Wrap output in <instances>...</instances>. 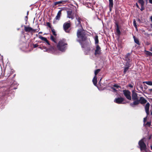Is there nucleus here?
Segmentation results:
<instances>
[{"label": "nucleus", "mask_w": 152, "mask_h": 152, "mask_svg": "<svg viewBox=\"0 0 152 152\" xmlns=\"http://www.w3.org/2000/svg\"><path fill=\"white\" fill-rule=\"evenodd\" d=\"M137 91L134 90L132 91V100L133 101L132 103L130 104V105L134 107V105H137L140 103L141 104H144L147 103V100L143 97H139L138 94L137 93Z\"/></svg>", "instance_id": "nucleus-1"}, {"label": "nucleus", "mask_w": 152, "mask_h": 152, "mask_svg": "<svg viewBox=\"0 0 152 152\" xmlns=\"http://www.w3.org/2000/svg\"><path fill=\"white\" fill-rule=\"evenodd\" d=\"M86 34V31L83 27L80 28L77 31V35L79 39H77V41L80 43L82 48H85L84 44L82 43V42L85 41L87 39Z\"/></svg>", "instance_id": "nucleus-2"}, {"label": "nucleus", "mask_w": 152, "mask_h": 152, "mask_svg": "<svg viewBox=\"0 0 152 152\" xmlns=\"http://www.w3.org/2000/svg\"><path fill=\"white\" fill-rule=\"evenodd\" d=\"M67 45V43L65 42V40L63 39L59 41L57 45V47L58 50L63 51L65 50L66 45Z\"/></svg>", "instance_id": "nucleus-3"}, {"label": "nucleus", "mask_w": 152, "mask_h": 152, "mask_svg": "<svg viewBox=\"0 0 152 152\" xmlns=\"http://www.w3.org/2000/svg\"><path fill=\"white\" fill-rule=\"evenodd\" d=\"M39 38L42 40L44 42V43H46L47 45H50V48H49V49L51 51H53L55 50V47L54 46H52L50 45L49 41L48 40L47 38L43 37L41 35H39Z\"/></svg>", "instance_id": "nucleus-4"}, {"label": "nucleus", "mask_w": 152, "mask_h": 152, "mask_svg": "<svg viewBox=\"0 0 152 152\" xmlns=\"http://www.w3.org/2000/svg\"><path fill=\"white\" fill-rule=\"evenodd\" d=\"M71 24L70 21L64 23L63 25V28L64 30L67 33H69L70 29H69L71 26Z\"/></svg>", "instance_id": "nucleus-5"}, {"label": "nucleus", "mask_w": 152, "mask_h": 152, "mask_svg": "<svg viewBox=\"0 0 152 152\" xmlns=\"http://www.w3.org/2000/svg\"><path fill=\"white\" fill-rule=\"evenodd\" d=\"M24 30L26 32H29L31 31L33 32H38L40 30V28H39V26L38 25H37V27L38 28V29H34L33 28H32L30 27H27L25 26H24Z\"/></svg>", "instance_id": "nucleus-6"}, {"label": "nucleus", "mask_w": 152, "mask_h": 152, "mask_svg": "<svg viewBox=\"0 0 152 152\" xmlns=\"http://www.w3.org/2000/svg\"><path fill=\"white\" fill-rule=\"evenodd\" d=\"M123 91L124 95L127 99L129 100H132L131 93L128 90H124Z\"/></svg>", "instance_id": "nucleus-7"}, {"label": "nucleus", "mask_w": 152, "mask_h": 152, "mask_svg": "<svg viewBox=\"0 0 152 152\" xmlns=\"http://www.w3.org/2000/svg\"><path fill=\"white\" fill-rule=\"evenodd\" d=\"M138 144L141 151L145 150L146 149V145L142 140H140Z\"/></svg>", "instance_id": "nucleus-8"}, {"label": "nucleus", "mask_w": 152, "mask_h": 152, "mask_svg": "<svg viewBox=\"0 0 152 152\" xmlns=\"http://www.w3.org/2000/svg\"><path fill=\"white\" fill-rule=\"evenodd\" d=\"M101 48L98 44L96 45V49L95 50L94 54L95 56L100 55L101 54Z\"/></svg>", "instance_id": "nucleus-9"}, {"label": "nucleus", "mask_w": 152, "mask_h": 152, "mask_svg": "<svg viewBox=\"0 0 152 152\" xmlns=\"http://www.w3.org/2000/svg\"><path fill=\"white\" fill-rule=\"evenodd\" d=\"M68 1V0H61L54 2L53 3V6L54 7L57 5H58V6H60L61 5H60V4H66Z\"/></svg>", "instance_id": "nucleus-10"}, {"label": "nucleus", "mask_w": 152, "mask_h": 152, "mask_svg": "<svg viewBox=\"0 0 152 152\" xmlns=\"http://www.w3.org/2000/svg\"><path fill=\"white\" fill-rule=\"evenodd\" d=\"M67 17L73 19L74 18V13H72V11L71 10L67 11Z\"/></svg>", "instance_id": "nucleus-11"}, {"label": "nucleus", "mask_w": 152, "mask_h": 152, "mask_svg": "<svg viewBox=\"0 0 152 152\" xmlns=\"http://www.w3.org/2000/svg\"><path fill=\"white\" fill-rule=\"evenodd\" d=\"M76 18L78 22L76 23V26L80 28L83 27L81 23V21L82 20L81 18L78 16H76Z\"/></svg>", "instance_id": "nucleus-12"}, {"label": "nucleus", "mask_w": 152, "mask_h": 152, "mask_svg": "<svg viewBox=\"0 0 152 152\" xmlns=\"http://www.w3.org/2000/svg\"><path fill=\"white\" fill-rule=\"evenodd\" d=\"M124 100V99L123 97H118L115 99L114 102L118 104H124L123 102Z\"/></svg>", "instance_id": "nucleus-13"}, {"label": "nucleus", "mask_w": 152, "mask_h": 152, "mask_svg": "<svg viewBox=\"0 0 152 152\" xmlns=\"http://www.w3.org/2000/svg\"><path fill=\"white\" fill-rule=\"evenodd\" d=\"M150 106V103L149 102H148L146 103L145 107V111L147 115H148L149 114V109Z\"/></svg>", "instance_id": "nucleus-14"}, {"label": "nucleus", "mask_w": 152, "mask_h": 152, "mask_svg": "<svg viewBox=\"0 0 152 152\" xmlns=\"http://www.w3.org/2000/svg\"><path fill=\"white\" fill-rule=\"evenodd\" d=\"M138 2L140 4L141 6V8L140 9L141 11H142L145 9L144 5L145 2L143 0H138Z\"/></svg>", "instance_id": "nucleus-15"}, {"label": "nucleus", "mask_w": 152, "mask_h": 152, "mask_svg": "<svg viewBox=\"0 0 152 152\" xmlns=\"http://www.w3.org/2000/svg\"><path fill=\"white\" fill-rule=\"evenodd\" d=\"M116 26V31L118 35H120L121 34V31L119 29V26L118 23L117 22L115 23Z\"/></svg>", "instance_id": "nucleus-16"}, {"label": "nucleus", "mask_w": 152, "mask_h": 152, "mask_svg": "<svg viewBox=\"0 0 152 152\" xmlns=\"http://www.w3.org/2000/svg\"><path fill=\"white\" fill-rule=\"evenodd\" d=\"M62 10H59L58 11V12L57 14V15H56V17L55 18V19H56V20H59L60 19L61 17V11Z\"/></svg>", "instance_id": "nucleus-17"}, {"label": "nucleus", "mask_w": 152, "mask_h": 152, "mask_svg": "<svg viewBox=\"0 0 152 152\" xmlns=\"http://www.w3.org/2000/svg\"><path fill=\"white\" fill-rule=\"evenodd\" d=\"M109 7L110 8V11H111L113 6V0H109Z\"/></svg>", "instance_id": "nucleus-18"}, {"label": "nucleus", "mask_w": 152, "mask_h": 152, "mask_svg": "<svg viewBox=\"0 0 152 152\" xmlns=\"http://www.w3.org/2000/svg\"><path fill=\"white\" fill-rule=\"evenodd\" d=\"M130 54L129 53H127L125 56V60L126 61H130Z\"/></svg>", "instance_id": "nucleus-19"}, {"label": "nucleus", "mask_w": 152, "mask_h": 152, "mask_svg": "<svg viewBox=\"0 0 152 152\" xmlns=\"http://www.w3.org/2000/svg\"><path fill=\"white\" fill-rule=\"evenodd\" d=\"M133 38H134V42L137 45H140V44L139 42L138 38H137L134 36H133Z\"/></svg>", "instance_id": "nucleus-20"}, {"label": "nucleus", "mask_w": 152, "mask_h": 152, "mask_svg": "<svg viewBox=\"0 0 152 152\" xmlns=\"http://www.w3.org/2000/svg\"><path fill=\"white\" fill-rule=\"evenodd\" d=\"M8 72V69L7 68H6L4 70V75H5L6 74H7V76L9 77L10 75L11 74V73H8L7 74Z\"/></svg>", "instance_id": "nucleus-21"}, {"label": "nucleus", "mask_w": 152, "mask_h": 152, "mask_svg": "<svg viewBox=\"0 0 152 152\" xmlns=\"http://www.w3.org/2000/svg\"><path fill=\"white\" fill-rule=\"evenodd\" d=\"M97 77L96 76H95L94 77L92 81L93 84L95 86H96L97 84Z\"/></svg>", "instance_id": "nucleus-22"}, {"label": "nucleus", "mask_w": 152, "mask_h": 152, "mask_svg": "<svg viewBox=\"0 0 152 152\" xmlns=\"http://www.w3.org/2000/svg\"><path fill=\"white\" fill-rule=\"evenodd\" d=\"M94 40L95 42V44L96 45L98 44L99 42V41L98 39V37L97 35H96L94 37Z\"/></svg>", "instance_id": "nucleus-23"}, {"label": "nucleus", "mask_w": 152, "mask_h": 152, "mask_svg": "<svg viewBox=\"0 0 152 152\" xmlns=\"http://www.w3.org/2000/svg\"><path fill=\"white\" fill-rule=\"evenodd\" d=\"M50 39L55 43H56V39L52 35L50 37Z\"/></svg>", "instance_id": "nucleus-24"}, {"label": "nucleus", "mask_w": 152, "mask_h": 152, "mask_svg": "<svg viewBox=\"0 0 152 152\" xmlns=\"http://www.w3.org/2000/svg\"><path fill=\"white\" fill-rule=\"evenodd\" d=\"M130 61H126L125 64V67L129 68L131 66V64L130 63Z\"/></svg>", "instance_id": "nucleus-25"}, {"label": "nucleus", "mask_w": 152, "mask_h": 152, "mask_svg": "<svg viewBox=\"0 0 152 152\" xmlns=\"http://www.w3.org/2000/svg\"><path fill=\"white\" fill-rule=\"evenodd\" d=\"M143 83H145L148 85L152 86V82L151 81H144L143 82Z\"/></svg>", "instance_id": "nucleus-26"}, {"label": "nucleus", "mask_w": 152, "mask_h": 152, "mask_svg": "<svg viewBox=\"0 0 152 152\" xmlns=\"http://www.w3.org/2000/svg\"><path fill=\"white\" fill-rule=\"evenodd\" d=\"M51 31H52V32L53 35H54V36H57V34L56 33V32H55V30L53 28H51Z\"/></svg>", "instance_id": "nucleus-27"}, {"label": "nucleus", "mask_w": 152, "mask_h": 152, "mask_svg": "<svg viewBox=\"0 0 152 152\" xmlns=\"http://www.w3.org/2000/svg\"><path fill=\"white\" fill-rule=\"evenodd\" d=\"M145 54L148 56H152V53L148 51H145Z\"/></svg>", "instance_id": "nucleus-28"}, {"label": "nucleus", "mask_w": 152, "mask_h": 152, "mask_svg": "<svg viewBox=\"0 0 152 152\" xmlns=\"http://www.w3.org/2000/svg\"><path fill=\"white\" fill-rule=\"evenodd\" d=\"M100 71V69H98L95 70L94 72V74L95 75V76H96V75L99 73V72Z\"/></svg>", "instance_id": "nucleus-29"}, {"label": "nucleus", "mask_w": 152, "mask_h": 152, "mask_svg": "<svg viewBox=\"0 0 152 152\" xmlns=\"http://www.w3.org/2000/svg\"><path fill=\"white\" fill-rule=\"evenodd\" d=\"M129 68L128 67H124V74H126V73L127 71L129 69Z\"/></svg>", "instance_id": "nucleus-30"}, {"label": "nucleus", "mask_w": 152, "mask_h": 152, "mask_svg": "<svg viewBox=\"0 0 152 152\" xmlns=\"http://www.w3.org/2000/svg\"><path fill=\"white\" fill-rule=\"evenodd\" d=\"M46 24L47 26L48 27H49L50 28V29L52 28H53V27H52V26L51 25V24L49 22H47Z\"/></svg>", "instance_id": "nucleus-31"}, {"label": "nucleus", "mask_w": 152, "mask_h": 152, "mask_svg": "<svg viewBox=\"0 0 152 152\" xmlns=\"http://www.w3.org/2000/svg\"><path fill=\"white\" fill-rule=\"evenodd\" d=\"M133 24L134 26V27L137 28V25L136 23V21L134 19V20Z\"/></svg>", "instance_id": "nucleus-32"}, {"label": "nucleus", "mask_w": 152, "mask_h": 152, "mask_svg": "<svg viewBox=\"0 0 152 152\" xmlns=\"http://www.w3.org/2000/svg\"><path fill=\"white\" fill-rule=\"evenodd\" d=\"M151 121L150 122H148L147 123L145 124V125L147 126L148 127H150L151 125Z\"/></svg>", "instance_id": "nucleus-33"}, {"label": "nucleus", "mask_w": 152, "mask_h": 152, "mask_svg": "<svg viewBox=\"0 0 152 152\" xmlns=\"http://www.w3.org/2000/svg\"><path fill=\"white\" fill-rule=\"evenodd\" d=\"M113 87L116 88H117L121 87L120 86L118 85L117 84H115L114 85H113Z\"/></svg>", "instance_id": "nucleus-34"}, {"label": "nucleus", "mask_w": 152, "mask_h": 152, "mask_svg": "<svg viewBox=\"0 0 152 152\" xmlns=\"http://www.w3.org/2000/svg\"><path fill=\"white\" fill-rule=\"evenodd\" d=\"M147 116L146 117H145L144 118L143 122H144V123L146 122V121L147 120Z\"/></svg>", "instance_id": "nucleus-35"}, {"label": "nucleus", "mask_w": 152, "mask_h": 152, "mask_svg": "<svg viewBox=\"0 0 152 152\" xmlns=\"http://www.w3.org/2000/svg\"><path fill=\"white\" fill-rule=\"evenodd\" d=\"M38 45L37 44H33V47L36 48L38 46Z\"/></svg>", "instance_id": "nucleus-36"}, {"label": "nucleus", "mask_w": 152, "mask_h": 152, "mask_svg": "<svg viewBox=\"0 0 152 152\" xmlns=\"http://www.w3.org/2000/svg\"><path fill=\"white\" fill-rule=\"evenodd\" d=\"M39 48L42 49H45L46 48V47H39Z\"/></svg>", "instance_id": "nucleus-37"}, {"label": "nucleus", "mask_w": 152, "mask_h": 152, "mask_svg": "<svg viewBox=\"0 0 152 152\" xmlns=\"http://www.w3.org/2000/svg\"><path fill=\"white\" fill-rule=\"evenodd\" d=\"M128 86L129 87L132 88L133 87V86L131 84H129L128 85Z\"/></svg>", "instance_id": "nucleus-38"}, {"label": "nucleus", "mask_w": 152, "mask_h": 152, "mask_svg": "<svg viewBox=\"0 0 152 152\" xmlns=\"http://www.w3.org/2000/svg\"><path fill=\"white\" fill-rule=\"evenodd\" d=\"M136 6L137 7V8H139V9H140V7H139V6L138 5V4H137V3L136 4Z\"/></svg>", "instance_id": "nucleus-39"}, {"label": "nucleus", "mask_w": 152, "mask_h": 152, "mask_svg": "<svg viewBox=\"0 0 152 152\" xmlns=\"http://www.w3.org/2000/svg\"><path fill=\"white\" fill-rule=\"evenodd\" d=\"M113 90V91H115V92H116L117 91V90H116V89H115V88H112Z\"/></svg>", "instance_id": "nucleus-40"}, {"label": "nucleus", "mask_w": 152, "mask_h": 152, "mask_svg": "<svg viewBox=\"0 0 152 152\" xmlns=\"http://www.w3.org/2000/svg\"><path fill=\"white\" fill-rule=\"evenodd\" d=\"M149 90L151 93H152V88L149 89Z\"/></svg>", "instance_id": "nucleus-41"}, {"label": "nucleus", "mask_w": 152, "mask_h": 152, "mask_svg": "<svg viewBox=\"0 0 152 152\" xmlns=\"http://www.w3.org/2000/svg\"><path fill=\"white\" fill-rule=\"evenodd\" d=\"M149 3L152 4V0H149Z\"/></svg>", "instance_id": "nucleus-42"}, {"label": "nucleus", "mask_w": 152, "mask_h": 152, "mask_svg": "<svg viewBox=\"0 0 152 152\" xmlns=\"http://www.w3.org/2000/svg\"><path fill=\"white\" fill-rule=\"evenodd\" d=\"M140 88H141L142 89H143V86H142V85H141L140 86Z\"/></svg>", "instance_id": "nucleus-43"}, {"label": "nucleus", "mask_w": 152, "mask_h": 152, "mask_svg": "<svg viewBox=\"0 0 152 152\" xmlns=\"http://www.w3.org/2000/svg\"><path fill=\"white\" fill-rule=\"evenodd\" d=\"M150 19L151 20V21L152 23V16L150 17Z\"/></svg>", "instance_id": "nucleus-44"}, {"label": "nucleus", "mask_w": 152, "mask_h": 152, "mask_svg": "<svg viewBox=\"0 0 152 152\" xmlns=\"http://www.w3.org/2000/svg\"><path fill=\"white\" fill-rule=\"evenodd\" d=\"M150 50L152 52V47L150 48Z\"/></svg>", "instance_id": "nucleus-45"}, {"label": "nucleus", "mask_w": 152, "mask_h": 152, "mask_svg": "<svg viewBox=\"0 0 152 152\" xmlns=\"http://www.w3.org/2000/svg\"><path fill=\"white\" fill-rule=\"evenodd\" d=\"M26 20H27V19H28V16H27V15L26 17Z\"/></svg>", "instance_id": "nucleus-46"}, {"label": "nucleus", "mask_w": 152, "mask_h": 152, "mask_svg": "<svg viewBox=\"0 0 152 152\" xmlns=\"http://www.w3.org/2000/svg\"><path fill=\"white\" fill-rule=\"evenodd\" d=\"M151 148L152 150V145L151 146Z\"/></svg>", "instance_id": "nucleus-47"}, {"label": "nucleus", "mask_w": 152, "mask_h": 152, "mask_svg": "<svg viewBox=\"0 0 152 152\" xmlns=\"http://www.w3.org/2000/svg\"><path fill=\"white\" fill-rule=\"evenodd\" d=\"M42 32H39V34H42Z\"/></svg>", "instance_id": "nucleus-48"}, {"label": "nucleus", "mask_w": 152, "mask_h": 152, "mask_svg": "<svg viewBox=\"0 0 152 152\" xmlns=\"http://www.w3.org/2000/svg\"><path fill=\"white\" fill-rule=\"evenodd\" d=\"M28 12H27V15H28Z\"/></svg>", "instance_id": "nucleus-49"}, {"label": "nucleus", "mask_w": 152, "mask_h": 152, "mask_svg": "<svg viewBox=\"0 0 152 152\" xmlns=\"http://www.w3.org/2000/svg\"><path fill=\"white\" fill-rule=\"evenodd\" d=\"M151 139V137H150L149 138V139Z\"/></svg>", "instance_id": "nucleus-50"}, {"label": "nucleus", "mask_w": 152, "mask_h": 152, "mask_svg": "<svg viewBox=\"0 0 152 152\" xmlns=\"http://www.w3.org/2000/svg\"><path fill=\"white\" fill-rule=\"evenodd\" d=\"M148 0H146V1H147Z\"/></svg>", "instance_id": "nucleus-51"}]
</instances>
